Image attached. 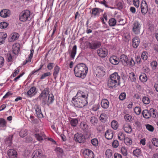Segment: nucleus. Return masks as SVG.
Instances as JSON below:
<instances>
[{"label":"nucleus","instance_id":"1","mask_svg":"<svg viewBox=\"0 0 158 158\" xmlns=\"http://www.w3.org/2000/svg\"><path fill=\"white\" fill-rule=\"evenodd\" d=\"M88 97V94L79 90L75 97L72 98V102L75 107L82 108L88 103L87 100Z\"/></svg>","mask_w":158,"mask_h":158},{"label":"nucleus","instance_id":"2","mask_svg":"<svg viewBox=\"0 0 158 158\" xmlns=\"http://www.w3.org/2000/svg\"><path fill=\"white\" fill-rule=\"evenodd\" d=\"M74 71L75 76L82 79L85 78L88 73V68L84 63H80L74 67Z\"/></svg>","mask_w":158,"mask_h":158},{"label":"nucleus","instance_id":"3","mask_svg":"<svg viewBox=\"0 0 158 158\" xmlns=\"http://www.w3.org/2000/svg\"><path fill=\"white\" fill-rule=\"evenodd\" d=\"M31 12L29 10L23 11L20 14L19 19L22 22H25L31 19Z\"/></svg>","mask_w":158,"mask_h":158},{"label":"nucleus","instance_id":"4","mask_svg":"<svg viewBox=\"0 0 158 158\" xmlns=\"http://www.w3.org/2000/svg\"><path fill=\"white\" fill-rule=\"evenodd\" d=\"M106 69L102 66H98L94 70V72L97 77L101 78L104 76L106 73Z\"/></svg>","mask_w":158,"mask_h":158},{"label":"nucleus","instance_id":"5","mask_svg":"<svg viewBox=\"0 0 158 158\" xmlns=\"http://www.w3.org/2000/svg\"><path fill=\"white\" fill-rule=\"evenodd\" d=\"M141 24L138 21H135L133 25L132 28V31L135 35H138L140 33Z\"/></svg>","mask_w":158,"mask_h":158},{"label":"nucleus","instance_id":"6","mask_svg":"<svg viewBox=\"0 0 158 158\" xmlns=\"http://www.w3.org/2000/svg\"><path fill=\"white\" fill-rule=\"evenodd\" d=\"M74 139L76 142L83 143L85 141V136L81 133H77L75 134Z\"/></svg>","mask_w":158,"mask_h":158},{"label":"nucleus","instance_id":"7","mask_svg":"<svg viewBox=\"0 0 158 158\" xmlns=\"http://www.w3.org/2000/svg\"><path fill=\"white\" fill-rule=\"evenodd\" d=\"M35 138L39 141H42L46 139V136L44 132L38 131L34 133Z\"/></svg>","mask_w":158,"mask_h":158},{"label":"nucleus","instance_id":"8","mask_svg":"<svg viewBox=\"0 0 158 158\" xmlns=\"http://www.w3.org/2000/svg\"><path fill=\"white\" fill-rule=\"evenodd\" d=\"M141 12L143 15H145L148 10V6L146 2L143 1L140 4Z\"/></svg>","mask_w":158,"mask_h":158},{"label":"nucleus","instance_id":"9","mask_svg":"<svg viewBox=\"0 0 158 158\" xmlns=\"http://www.w3.org/2000/svg\"><path fill=\"white\" fill-rule=\"evenodd\" d=\"M101 45L100 42L98 41H95L91 43L89 42V48L91 49L95 50L99 48Z\"/></svg>","mask_w":158,"mask_h":158},{"label":"nucleus","instance_id":"10","mask_svg":"<svg viewBox=\"0 0 158 158\" xmlns=\"http://www.w3.org/2000/svg\"><path fill=\"white\" fill-rule=\"evenodd\" d=\"M108 52L107 50L105 48H100L98 49L97 52L98 55L102 58H104L106 56Z\"/></svg>","mask_w":158,"mask_h":158},{"label":"nucleus","instance_id":"11","mask_svg":"<svg viewBox=\"0 0 158 158\" xmlns=\"http://www.w3.org/2000/svg\"><path fill=\"white\" fill-rule=\"evenodd\" d=\"M83 155L85 158H94L93 152L90 150L86 149L83 152Z\"/></svg>","mask_w":158,"mask_h":158},{"label":"nucleus","instance_id":"12","mask_svg":"<svg viewBox=\"0 0 158 158\" xmlns=\"http://www.w3.org/2000/svg\"><path fill=\"white\" fill-rule=\"evenodd\" d=\"M11 12L10 10L7 9H3L0 12V16L3 18H5L10 16Z\"/></svg>","mask_w":158,"mask_h":158},{"label":"nucleus","instance_id":"13","mask_svg":"<svg viewBox=\"0 0 158 158\" xmlns=\"http://www.w3.org/2000/svg\"><path fill=\"white\" fill-rule=\"evenodd\" d=\"M77 46L76 45H74L71 50L69 51V56L71 60H74L75 56L77 53Z\"/></svg>","mask_w":158,"mask_h":158},{"label":"nucleus","instance_id":"14","mask_svg":"<svg viewBox=\"0 0 158 158\" xmlns=\"http://www.w3.org/2000/svg\"><path fill=\"white\" fill-rule=\"evenodd\" d=\"M109 78L115 81L117 83H118L120 81V77L117 73L115 72L110 75Z\"/></svg>","mask_w":158,"mask_h":158},{"label":"nucleus","instance_id":"15","mask_svg":"<svg viewBox=\"0 0 158 158\" xmlns=\"http://www.w3.org/2000/svg\"><path fill=\"white\" fill-rule=\"evenodd\" d=\"M7 155L9 158H17V152L14 149L9 150L7 152Z\"/></svg>","mask_w":158,"mask_h":158},{"label":"nucleus","instance_id":"16","mask_svg":"<svg viewBox=\"0 0 158 158\" xmlns=\"http://www.w3.org/2000/svg\"><path fill=\"white\" fill-rule=\"evenodd\" d=\"M132 45L135 48H136L139 45L140 42L139 38L137 36H135L132 39Z\"/></svg>","mask_w":158,"mask_h":158},{"label":"nucleus","instance_id":"17","mask_svg":"<svg viewBox=\"0 0 158 158\" xmlns=\"http://www.w3.org/2000/svg\"><path fill=\"white\" fill-rule=\"evenodd\" d=\"M20 46L19 43H16L13 44L12 47V51L15 54L18 53L20 50Z\"/></svg>","mask_w":158,"mask_h":158},{"label":"nucleus","instance_id":"18","mask_svg":"<svg viewBox=\"0 0 158 158\" xmlns=\"http://www.w3.org/2000/svg\"><path fill=\"white\" fill-rule=\"evenodd\" d=\"M60 67L57 65H56L53 69V75L55 79L57 77L60 72Z\"/></svg>","mask_w":158,"mask_h":158},{"label":"nucleus","instance_id":"19","mask_svg":"<svg viewBox=\"0 0 158 158\" xmlns=\"http://www.w3.org/2000/svg\"><path fill=\"white\" fill-rule=\"evenodd\" d=\"M42 151L40 149L35 151L32 154V158H40L42 156Z\"/></svg>","mask_w":158,"mask_h":158},{"label":"nucleus","instance_id":"20","mask_svg":"<svg viewBox=\"0 0 158 158\" xmlns=\"http://www.w3.org/2000/svg\"><path fill=\"white\" fill-rule=\"evenodd\" d=\"M109 101L106 99H102L101 102V105L102 107L105 109L108 108L109 106Z\"/></svg>","mask_w":158,"mask_h":158},{"label":"nucleus","instance_id":"21","mask_svg":"<svg viewBox=\"0 0 158 158\" xmlns=\"http://www.w3.org/2000/svg\"><path fill=\"white\" fill-rule=\"evenodd\" d=\"M117 83L114 80H113L110 78L108 79L107 84L108 87L109 88H115L117 84Z\"/></svg>","mask_w":158,"mask_h":158},{"label":"nucleus","instance_id":"22","mask_svg":"<svg viewBox=\"0 0 158 158\" xmlns=\"http://www.w3.org/2000/svg\"><path fill=\"white\" fill-rule=\"evenodd\" d=\"M113 136V131L110 129L107 130L105 134V137L107 139H111Z\"/></svg>","mask_w":158,"mask_h":158},{"label":"nucleus","instance_id":"23","mask_svg":"<svg viewBox=\"0 0 158 158\" xmlns=\"http://www.w3.org/2000/svg\"><path fill=\"white\" fill-rule=\"evenodd\" d=\"M119 60V61L121 62L124 65L127 64L128 60L127 57L126 55L124 54L121 55Z\"/></svg>","mask_w":158,"mask_h":158},{"label":"nucleus","instance_id":"24","mask_svg":"<svg viewBox=\"0 0 158 158\" xmlns=\"http://www.w3.org/2000/svg\"><path fill=\"white\" fill-rule=\"evenodd\" d=\"M36 88L35 86L32 87L27 92V94L29 97H31L34 95L36 92Z\"/></svg>","mask_w":158,"mask_h":158},{"label":"nucleus","instance_id":"25","mask_svg":"<svg viewBox=\"0 0 158 158\" xmlns=\"http://www.w3.org/2000/svg\"><path fill=\"white\" fill-rule=\"evenodd\" d=\"M110 61L113 64L116 65L118 64L119 60L116 56H113L110 57Z\"/></svg>","mask_w":158,"mask_h":158},{"label":"nucleus","instance_id":"26","mask_svg":"<svg viewBox=\"0 0 158 158\" xmlns=\"http://www.w3.org/2000/svg\"><path fill=\"white\" fill-rule=\"evenodd\" d=\"M150 117L155 118L157 115V111L156 109L152 108L149 110Z\"/></svg>","mask_w":158,"mask_h":158},{"label":"nucleus","instance_id":"27","mask_svg":"<svg viewBox=\"0 0 158 158\" xmlns=\"http://www.w3.org/2000/svg\"><path fill=\"white\" fill-rule=\"evenodd\" d=\"M100 10V9L98 8H94L90 10V13L92 15V16H96L99 14Z\"/></svg>","mask_w":158,"mask_h":158},{"label":"nucleus","instance_id":"28","mask_svg":"<svg viewBox=\"0 0 158 158\" xmlns=\"http://www.w3.org/2000/svg\"><path fill=\"white\" fill-rule=\"evenodd\" d=\"M7 36L6 33L4 32H0V45L3 44Z\"/></svg>","mask_w":158,"mask_h":158},{"label":"nucleus","instance_id":"29","mask_svg":"<svg viewBox=\"0 0 158 158\" xmlns=\"http://www.w3.org/2000/svg\"><path fill=\"white\" fill-rule=\"evenodd\" d=\"M31 53L30 55L29 56L28 58L27 59H26L25 61L23 62V65H25L27 63L30 62L31 59L33 57L34 54V50L32 49L30 50Z\"/></svg>","mask_w":158,"mask_h":158},{"label":"nucleus","instance_id":"30","mask_svg":"<svg viewBox=\"0 0 158 158\" xmlns=\"http://www.w3.org/2000/svg\"><path fill=\"white\" fill-rule=\"evenodd\" d=\"M123 128L124 131L127 133H131L132 131V128L131 126L128 123L124 124Z\"/></svg>","mask_w":158,"mask_h":158},{"label":"nucleus","instance_id":"31","mask_svg":"<svg viewBox=\"0 0 158 158\" xmlns=\"http://www.w3.org/2000/svg\"><path fill=\"white\" fill-rule=\"evenodd\" d=\"M49 89L48 88H46L44 89L43 91L40 94V95L39 97H47L48 94H49Z\"/></svg>","mask_w":158,"mask_h":158},{"label":"nucleus","instance_id":"32","mask_svg":"<svg viewBox=\"0 0 158 158\" xmlns=\"http://www.w3.org/2000/svg\"><path fill=\"white\" fill-rule=\"evenodd\" d=\"M131 35L129 32H125L123 34V39L126 42H128L131 40Z\"/></svg>","mask_w":158,"mask_h":158},{"label":"nucleus","instance_id":"33","mask_svg":"<svg viewBox=\"0 0 158 158\" xmlns=\"http://www.w3.org/2000/svg\"><path fill=\"white\" fill-rule=\"evenodd\" d=\"M10 38L9 40L10 42H13L18 39L19 35L17 33H14L10 35Z\"/></svg>","mask_w":158,"mask_h":158},{"label":"nucleus","instance_id":"34","mask_svg":"<svg viewBox=\"0 0 158 158\" xmlns=\"http://www.w3.org/2000/svg\"><path fill=\"white\" fill-rule=\"evenodd\" d=\"M149 110L145 109L143 110L142 112V114L143 117L145 118L148 119L150 118L149 113Z\"/></svg>","mask_w":158,"mask_h":158},{"label":"nucleus","instance_id":"35","mask_svg":"<svg viewBox=\"0 0 158 158\" xmlns=\"http://www.w3.org/2000/svg\"><path fill=\"white\" fill-rule=\"evenodd\" d=\"M36 114L38 118H42L43 115L42 113L40 107L37 106L35 110Z\"/></svg>","mask_w":158,"mask_h":158},{"label":"nucleus","instance_id":"36","mask_svg":"<svg viewBox=\"0 0 158 158\" xmlns=\"http://www.w3.org/2000/svg\"><path fill=\"white\" fill-rule=\"evenodd\" d=\"M7 122L4 118H0V128H4L7 127Z\"/></svg>","mask_w":158,"mask_h":158},{"label":"nucleus","instance_id":"37","mask_svg":"<svg viewBox=\"0 0 158 158\" xmlns=\"http://www.w3.org/2000/svg\"><path fill=\"white\" fill-rule=\"evenodd\" d=\"M113 155L112 151L111 149H107L105 152V158H111Z\"/></svg>","mask_w":158,"mask_h":158},{"label":"nucleus","instance_id":"38","mask_svg":"<svg viewBox=\"0 0 158 158\" xmlns=\"http://www.w3.org/2000/svg\"><path fill=\"white\" fill-rule=\"evenodd\" d=\"M54 96L52 94H49L47 103L48 106L53 103L54 100Z\"/></svg>","mask_w":158,"mask_h":158},{"label":"nucleus","instance_id":"39","mask_svg":"<svg viewBox=\"0 0 158 158\" xmlns=\"http://www.w3.org/2000/svg\"><path fill=\"white\" fill-rule=\"evenodd\" d=\"M139 80L143 82H146L148 80V77L147 75L144 73H143L139 76Z\"/></svg>","mask_w":158,"mask_h":158},{"label":"nucleus","instance_id":"40","mask_svg":"<svg viewBox=\"0 0 158 158\" xmlns=\"http://www.w3.org/2000/svg\"><path fill=\"white\" fill-rule=\"evenodd\" d=\"M133 155L137 157H139L142 155V152L139 149H136L133 152Z\"/></svg>","mask_w":158,"mask_h":158},{"label":"nucleus","instance_id":"41","mask_svg":"<svg viewBox=\"0 0 158 158\" xmlns=\"http://www.w3.org/2000/svg\"><path fill=\"white\" fill-rule=\"evenodd\" d=\"M124 141L125 143L128 146L131 145L132 143L131 138L127 137L125 138Z\"/></svg>","mask_w":158,"mask_h":158},{"label":"nucleus","instance_id":"42","mask_svg":"<svg viewBox=\"0 0 158 158\" xmlns=\"http://www.w3.org/2000/svg\"><path fill=\"white\" fill-rule=\"evenodd\" d=\"M80 126L81 128L84 131L87 130L88 128L87 124L84 122H81L80 124Z\"/></svg>","mask_w":158,"mask_h":158},{"label":"nucleus","instance_id":"43","mask_svg":"<svg viewBox=\"0 0 158 158\" xmlns=\"http://www.w3.org/2000/svg\"><path fill=\"white\" fill-rule=\"evenodd\" d=\"M125 138V135L123 132H120L118 133V138L120 141H123Z\"/></svg>","mask_w":158,"mask_h":158},{"label":"nucleus","instance_id":"44","mask_svg":"<svg viewBox=\"0 0 158 158\" xmlns=\"http://www.w3.org/2000/svg\"><path fill=\"white\" fill-rule=\"evenodd\" d=\"M116 20L115 19L112 18L109 20V24L110 26H114L116 25Z\"/></svg>","mask_w":158,"mask_h":158},{"label":"nucleus","instance_id":"45","mask_svg":"<svg viewBox=\"0 0 158 158\" xmlns=\"http://www.w3.org/2000/svg\"><path fill=\"white\" fill-rule=\"evenodd\" d=\"M6 59L8 62L13 61L14 59L13 55L11 53H8L6 55Z\"/></svg>","mask_w":158,"mask_h":158},{"label":"nucleus","instance_id":"46","mask_svg":"<svg viewBox=\"0 0 158 158\" xmlns=\"http://www.w3.org/2000/svg\"><path fill=\"white\" fill-rule=\"evenodd\" d=\"M78 123V120L77 118H72L70 121L71 125L72 127H76Z\"/></svg>","mask_w":158,"mask_h":158},{"label":"nucleus","instance_id":"47","mask_svg":"<svg viewBox=\"0 0 158 158\" xmlns=\"http://www.w3.org/2000/svg\"><path fill=\"white\" fill-rule=\"evenodd\" d=\"M27 130L26 129H22L19 132L20 136L23 137L27 135Z\"/></svg>","mask_w":158,"mask_h":158},{"label":"nucleus","instance_id":"48","mask_svg":"<svg viewBox=\"0 0 158 158\" xmlns=\"http://www.w3.org/2000/svg\"><path fill=\"white\" fill-rule=\"evenodd\" d=\"M129 77L131 82L135 81L136 80V76L134 73L133 72L129 74Z\"/></svg>","mask_w":158,"mask_h":158},{"label":"nucleus","instance_id":"49","mask_svg":"<svg viewBox=\"0 0 158 158\" xmlns=\"http://www.w3.org/2000/svg\"><path fill=\"white\" fill-rule=\"evenodd\" d=\"M121 151L123 156H126L128 154L127 150L125 147H121Z\"/></svg>","mask_w":158,"mask_h":158},{"label":"nucleus","instance_id":"50","mask_svg":"<svg viewBox=\"0 0 158 158\" xmlns=\"http://www.w3.org/2000/svg\"><path fill=\"white\" fill-rule=\"evenodd\" d=\"M111 126L114 129H117L118 128L117 122L114 121H112L111 123Z\"/></svg>","mask_w":158,"mask_h":158},{"label":"nucleus","instance_id":"51","mask_svg":"<svg viewBox=\"0 0 158 158\" xmlns=\"http://www.w3.org/2000/svg\"><path fill=\"white\" fill-rule=\"evenodd\" d=\"M142 101L144 104H148L150 103V101L148 97L144 96L143 98Z\"/></svg>","mask_w":158,"mask_h":158},{"label":"nucleus","instance_id":"52","mask_svg":"<svg viewBox=\"0 0 158 158\" xmlns=\"http://www.w3.org/2000/svg\"><path fill=\"white\" fill-rule=\"evenodd\" d=\"M148 53L146 51H144L142 53L141 57L142 59L144 60H146L148 58Z\"/></svg>","mask_w":158,"mask_h":158},{"label":"nucleus","instance_id":"53","mask_svg":"<svg viewBox=\"0 0 158 158\" xmlns=\"http://www.w3.org/2000/svg\"><path fill=\"white\" fill-rule=\"evenodd\" d=\"M8 25V23L5 22H2L0 23V28L1 29H5L7 27Z\"/></svg>","mask_w":158,"mask_h":158},{"label":"nucleus","instance_id":"54","mask_svg":"<svg viewBox=\"0 0 158 158\" xmlns=\"http://www.w3.org/2000/svg\"><path fill=\"white\" fill-rule=\"evenodd\" d=\"M51 75V73L50 72L45 73L42 75L40 77V79L41 80L44 79L46 77L50 76Z\"/></svg>","mask_w":158,"mask_h":158},{"label":"nucleus","instance_id":"55","mask_svg":"<svg viewBox=\"0 0 158 158\" xmlns=\"http://www.w3.org/2000/svg\"><path fill=\"white\" fill-rule=\"evenodd\" d=\"M91 143L94 146L96 147L98 145V141L97 139L94 138L91 140Z\"/></svg>","mask_w":158,"mask_h":158},{"label":"nucleus","instance_id":"56","mask_svg":"<svg viewBox=\"0 0 158 158\" xmlns=\"http://www.w3.org/2000/svg\"><path fill=\"white\" fill-rule=\"evenodd\" d=\"M39 98L41 101V103L42 105L43 106L46 105L47 102V97H39Z\"/></svg>","mask_w":158,"mask_h":158},{"label":"nucleus","instance_id":"57","mask_svg":"<svg viewBox=\"0 0 158 158\" xmlns=\"http://www.w3.org/2000/svg\"><path fill=\"white\" fill-rule=\"evenodd\" d=\"M134 112L137 115H139L141 112V108L139 107L136 106L134 110Z\"/></svg>","mask_w":158,"mask_h":158},{"label":"nucleus","instance_id":"58","mask_svg":"<svg viewBox=\"0 0 158 158\" xmlns=\"http://www.w3.org/2000/svg\"><path fill=\"white\" fill-rule=\"evenodd\" d=\"M124 118L126 121L128 122L131 121L132 119L131 116L128 114H126L125 115Z\"/></svg>","mask_w":158,"mask_h":158},{"label":"nucleus","instance_id":"59","mask_svg":"<svg viewBox=\"0 0 158 158\" xmlns=\"http://www.w3.org/2000/svg\"><path fill=\"white\" fill-rule=\"evenodd\" d=\"M90 122L94 125H95L98 122V120L95 117H92L90 118Z\"/></svg>","mask_w":158,"mask_h":158},{"label":"nucleus","instance_id":"60","mask_svg":"<svg viewBox=\"0 0 158 158\" xmlns=\"http://www.w3.org/2000/svg\"><path fill=\"white\" fill-rule=\"evenodd\" d=\"M152 142L155 146L158 147V139L153 138L152 140Z\"/></svg>","mask_w":158,"mask_h":158},{"label":"nucleus","instance_id":"61","mask_svg":"<svg viewBox=\"0 0 158 158\" xmlns=\"http://www.w3.org/2000/svg\"><path fill=\"white\" fill-rule=\"evenodd\" d=\"M55 151L57 154H62L63 152L62 149L59 147H56Z\"/></svg>","mask_w":158,"mask_h":158},{"label":"nucleus","instance_id":"62","mask_svg":"<svg viewBox=\"0 0 158 158\" xmlns=\"http://www.w3.org/2000/svg\"><path fill=\"white\" fill-rule=\"evenodd\" d=\"M126 94L125 93H121L119 96V98L121 100H123L126 98Z\"/></svg>","mask_w":158,"mask_h":158},{"label":"nucleus","instance_id":"63","mask_svg":"<svg viewBox=\"0 0 158 158\" xmlns=\"http://www.w3.org/2000/svg\"><path fill=\"white\" fill-rule=\"evenodd\" d=\"M107 118V116L106 114L105 113L102 114L100 116V119L103 122Z\"/></svg>","mask_w":158,"mask_h":158},{"label":"nucleus","instance_id":"64","mask_svg":"<svg viewBox=\"0 0 158 158\" xmlns=\"http://www.w3.org/2000/svg\"><path fill=\"white\" fill-rule=\"evenodd\" d=\"M133 5L136 7L138 8L139 5V0H133Z\"/></svg>","mask_w":158,"mask_h":158}]
</instances>
